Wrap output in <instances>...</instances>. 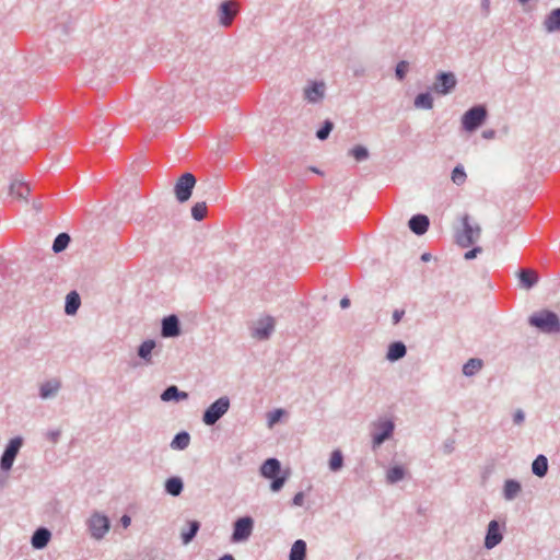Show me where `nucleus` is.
Returning a JSON list of instances; mask_svg holds the SVG:
<instances>
[{"mask_svg": "<svg viewBox=\"0 0 560 560\" xmlns=\"http://www.w3.org/2000/svg\"><path fill=\"white\" fill-rule=\"evenodd\" d=\"M528 324L542 334L551 335L560 332V318L555 312L549 310L533 313L528 317Z\"/></svg>", "mask_w": 560, "mask_h": 560, "instance_id": "obj_1", "label": "nucleus"}, {"mask_svg": "<svg viewBox=\"0 0 560 560\" xmlns=\"http://www.w3.org/2000/svg\"><path fill=\"white\" fill-rule=\"evenodd\" d=\"M259 472L264 478L271 480L270 490L272 492H279L288 479L287 472L281 475V463L275 457L266 459L260 466Z\"/></svg>", "mask_w": 560, "mask_h": 560, "instance_id": "obj_2", "label": "nucleus"}, {"mask_svg": "<svg viewBox=\"0 0 560 560\" xmlns=\"http://www.w3.org/2000/svg\"><path fill=\"white\" fill-rule=\"evenodd\" d=\"M231 401L228 396H222L214 400L202 415V422L208 425H214L230 409Z\"/></svg>", "mask_w": 560, "mask_h": 560, "instance_id": "obj_3", "label": "nucleus"}, {"mask_svg": "<svg viewBox=\"0 0 560 560\" xmlns=\"http://www.w3.org/2000/svg\"><path fill=\"white\" fill-rule=\"evenodd\" d=\"M488 112L485 105H475L462 116L463 129L472 132L476 131L487 119Z\"/></svg>", "mask_w": 560, "mask_h": 560, "instance_id": "obj_4", "label": "nucleus"}, {"mask_svg": "<svg viewBox=\"0 0 560 560\" xmlns=\"http://www.w3.org/2000/svg\"><path fill=\"white\" fill-rule=\"evenodd\" d=\"M462 223L463 230L456 232L455 238L457 245H459L463 248H466L472 245L480 237L481 228L478 224L471 225L469 222L468 214H465L463 217Z\"/></svg>", "mask_w": 560, "mask_h": 560, "instance_id": "obj_5", "label": "nucleus"}, {"mask_svg": "<svg viewBox=\"0 0 560 560\" xmlns=\"http://www.w3.org/2000/svg\"><path fill=\"white\" fill-rule=\"evenodd\" d=\"M86 526L91 537L96 540H101L108 533L110 528V521L106 515L100 512H94L86 521Z\"/></svg>", "mask_w": 560, "mask_h": 560, "instance_id": "obj_6", "label": "nucleus"}, {"mask_svg": "<svg viewBox=\"0 0 560 560\" xmlns=\"http://www.w3.org/2000/svg\"><path fill=\"white\" fill-rule=\"evenodd\" d=\"M195 185L196 177L191 173L187 172L180 175L174 186L176 200L180 203L188 201L192 195Z\"/></svg>", "mask_w": 560, "mask_h": 560, "instance_id": "obj_7", "label": "nucleus"}, {"mask_svg": "<svg viewBox=\"0 0 560 560\" xmlns=\"http://www.w3.org/2000/svg\"><path fill=\"white\" fill-rule=\"evenodd\" d=\"M457 85V78L454 72L440 71L435 75V80L431 90L439 95L451 94Z\"/></svg>", "mask_w": 560, "mask_h": 560, "instance_id": "obj_8", "label": "nucleus"}, {"mask_svg": "<svg viewBox=\"0 0 560 560\" xmlns=\"http://www.w3.org/2000/svg\"><path fill=\"white\" fill-rule=\"evenodd\" d=\"M254 529V518L252 516H242L233 523V532L231 535L232 542L247 541Z\"/></svg>", "mask_w": 560, "mask_h": 560, "instance_id": "obj_9", "label": "nucleus"}, {"mask_svg": "<svg viewBox=\"0 0 560 560\" xmlns=\"http://www.w3.org/2000/svg\"><path fill=\"white\" fill-rule=\"evenodd\" d=\"M395 430L394 421L378 420L374 423V431L372 433V447L373 450L380 447L385 441L392 438Z\"/></svg>", "mask_w": 560, "mask_h": 560, "instance_id": "obj_10", "label": "nucleus"}, {"mask_svg": "<svg viewBox=\"0 0 560 560\" xmlns=\"http://www.w3.org/2000/svg\"><path fill=\"white\" fill-rule=\"evenodd\" d=\"M23 445V439L15 436L9 441L0 458V469L8 471L12 468L16 455Z\"/></svg>", "mask_w": 560, "mask_h": 560, "instance_id": "obj_11", "label": "nucleus"}, {"mask_svg": "<svg viewBox=\"0 0 560 560\" xmlns=\"http://www.w3.org/2000/svg\"><path fill=\"white\" fill-rule=\"evenodd\" d=\"M275 318L270 315L258 318L252 328L250 336L257 340H267L275 331Z\"/></svg>", "mask_w": 560, "mask_h": 560, "instance_id": "obj_12", "label": "nucleus"}, {"mask_svg": "<svg viewBox=\"0 0 560 560\" xmlns=\"http://www.w3.org/2000/svg\"><path fill=\"white\" fill-rule=\"evenodd\" d=\"M238 13V4L233 0H225L218 8V22L223 27L232 25L234 18Z\"/></svg>", "mask_w": 560, "mask_h": 560, "instance_id": "obj_13", "label": "nucleus"}, {"mask_svg": "<svg viewBox=\"0 0 560 560\" xmlns=\"http://www.w3.org/2000/svg\"><path fill=\"white\" fill-rule=\"evenodd\" d=\"M180 322L177 315L165 316L161 322V336L164 338H176L180 336Z\"/></svg>", "mask_w": 560, "mask_h": 560, "instance_id": "obj_14", "label": "nucleus"}, {"mask_svg": "<svg viewBox=\"0 0 560 560\" xmlns=\"http://www.w3.org/2000/svg\"><path fill=\"white\" fill-rule=\"evenodd\" d=\"M503 539L498 521L492 520L489 522L485 537V548L492 549L498 546Z\"/></svg>", "mask_w": 560, "mask_h": 560, "instance_id": "obj_15", "label": "nucleus"}, {"mask_svg": "<svg viewBox=\"0 0 560 560\" xmlns=\"http://www.w3.org/2000/svg\"><path fill=\"white\" fill-rule=\"evenodd\" d=\"M326 85L324 82L314 81L304 89V98L308 103H318L325 96Z\"/></svg>", "mask_w": 560, "mask_h": 560, "instance_id": "obj_16", "label": "nucleus"}, {"mask_svg": "<svg viewBox=\"0 0 560 560\" xmlns=\"http://www.w3.org/2000/svg\"><path fill=\"white\" fill-rule=\"evenodd\" d=\"M155 347L156 341L154 339H147L139 345L137 355L142 361L143 365L149 366L153 364V351Z\"/></svg>", "mask_w": 560, "mask_h": 560, "instance_id": "obj_17", "label": "nucleus"}, {"mask_svg": "<svg viewBox=\"0 0 560 560\" xmlns=\"http://www.w3.org/2000/svg\"><path fill=\"white\" fill-rule=\"evenodd\" d=\"M516 277L518 279L520 287L525 290L533 289L539 280L538 273L535 270L528 268H521L516 272Z\"/></svg>", "mask_w": 560, "mask_h": 560, "instance_id": "obj_18", "label": "nucleus"}, {"mask_svg": "<svg viewBox=\"0 0 560 560\" xmlns=\"http://www.w3.org/2000/svg\"><path fill=\"white\" fill-rule=\"evenodd\" d=\"M430 225V220L425 214H415L408 221V226L416 235H423Z\"/></svg>", "mask_w": 560, "mask_h": 560, "instance_id": "obj_19", "label": "nucleus"}, {"mask_svg": "<svg viewBox=\"0 0 560 560\" xmlns=\"http://www.w3.org/2000/svg\"><path fill=\"white\" fill-rule=\"evenodd\" d=\"M61 388V381L59 378H50L39 386V397L42 399L55 398Z\"/></svg>", "mask_w": 560, "mask_h": 560, "instance_id": "obj_20", "label": "nucleus"}, {"mask_svg": "<svg viewBox=\"0 0 560 560\" xmlns=\"http://www.w3.org/2000/svg\"><path fill=\"white\" fill-rule=\"evenodd\" d=\"M51 533L46 527H38L31 537V544L34 549L42 550L50 541Z\"/></svg>", "mask_w": 560, "mask_h": 560, "instance_id": "obj_21", "label": "nucleus"}, {"mask_svg": "<svg viewBox=\"0 0 560 560\" xmlns=\"http://www.w3.org/2000/svg\"><path fill=\"white\" fill-rule=\"evenodd\" d=\"M544 28L547 33L560 31V8L551 10L544 20Z\"/></svg>", "mask_w": 560, "mask_h": 560, "instance_id": "obj_22", "label": "nucleus"}, {"mask_svg": "<svg viewBox=\"0 0 560 560\" xmlns=\"http://www.w3.org/2000/svg\"><path fill=\"white\" fill-rule=\"evenodd\" d=\"M188 398V393L182 392L176 385L167 386L161 394V400L168 401H180Z\"/></svg>", "mask_w": 560, "mask_h": 560, "instance_id": "obj_23", "label": "nucleus"}, {"mask_svg": "<svg viewBox=\"0 0 560 560\" xmlns=\"http://www.w3.org/2000/svg\"><path fill=\"white\" fill-rule=\"evenodd\" d=\"M407 353V347L402 341H394L388 346L386 359L390 362L402 359Z\"/></svg>", "mask_w": 560, "mask_h": 560, "instance_id": "obj_24", "label": "nucleus"}, {"mask_svg": "<svg viewBox=\"0 0 560 560\" xmlns=\"http://www.w3.org/2000/svg\"><path fill=\"white\" fill-rule=\"evenodd\" d=\"M164 490L172 497H178L184 490V482L180 477H170L164 482Z\"/></svg>", "mask_w": 560, "mask_h": 560, "instance_id": "obj_25", "label": "nucleus"}, {"mask_svg": "<svg viewBox=\"0 0 560 560\" xmlns=\"http://www.w3.org/2000/svg\"><path fill=\"white\" fill-rule=\"evenodd\" d=\"M522 491L521 482L515 479H508L503 486V498L513 501Z\"/></svg>", "mask_w": 560, "mask_h": 560, "instance_id": "obj_26", "label": "nucleus"}, {"mask_svg": "<svg viewBox=\"0 0 560 560\" xmlns=\"http://www.w3.org/2000/svg\"><path fill=\"white\" fill-rule=\"evenodd\" d=\"M81 305V298L77 291H70L66 295V303H65V313L67 315H74L77 314L79 307Z\"/></svg>", "mask_w": 560, "mask_h": 560, "instance_id": "obj_27", "label": "nucleus"}, {"mask_svg": "<svg viewBox=\"0 0 560 560\" xmlns=\"http://www.w3.org/2000/svg\"><path fill=\"white\" fill-rule=\"evenodd\" d=\"M532 471L535 476L542 478L548 472V458L540 454L532 463Z\"/></svg>", "mask_w": 560, "mask_h": 560, "instance_id": "obj_28", "label": "nucleus"}, {"mask_svg": "<svg viewBox=\"0 0 560 560\" xmlns=\"http://www.w3.org/2000/svg\"><path fill=\"white\" fill-rule=\"evenodd\" d=\"M306 548V542L303 539L295 540L290 549L289 560H305Z\"/></svg>", "mask_w": 560, "mask_h": 560, "instance_id": "obj_29", "label": "nucleus"}, {"mask_svg": "<svg viewBox=\"0 0 560 560\" xmlns=\"http://www.w3.org/2000/svg\"><path fill=\"white\" fill-rule=\"evenodd\" d=\"M413 106L417 109L430 110L433 108V97L429 91L419 93L413 101Z\"/></svg>", "mask_w": 560, "mask_h": 560, "instance_id": "obj_30", "label": "nucleus"}, {"mask_svg": "<svg viewBox=\"0 0 560 560\" xmlns=\"http://www.w3.org/2000/svg\"><path fill=\"white\" fill-rule=\"evenodd\" d=\"M190 435L186 431H180L173 438L171 447L177 451H184L189 446Z\"/></svg>", "mask_w": 560, "mask_h": 560, "instance_id": "obj_31", "label": "nucleus"}, {"mask_svg": "<svg viewBox=\"0 0 560 560\" xmlns=\"http://www.w3.org/2000/svg\"><path fill=\"white\" fill-rule=\"evenodd\" d=\"M200 528V523L198 521H189L188 528L183 529L180 533V538L184 545H188L197 535Z\"/></svg>", "mask_w": 560, "mask_h": 560, "instance_id": "obj_32", "label": "nucleus"}, {"mask_svg": "<svg viewBox=\"0 0 560 560\" xmlns=\"http://www.w3.org/2000/svg\"><path fill=\"white\" fill-rule=\"evenodd\" d=\"M406 476V469L400 466L396 465L390 467L386 472V481L390 485L397 483L400 480H402Z\"/></svg>", "mask_w": 560, "mask_h": 560, "instance_id": "obj_33", "label": "nucleus"}, {"mask_svg": "<svg viewBox=\"0 0 560 560\" xmlns=\"http://www.w3.org/2000/svg\"><path fill=\"white\" fill-rule=\"evenodd\" d=\"M71 237L68 233H59L52 242V252L59 254L63 252L70 244Z\"/></svg>", "mask_w": 560, "mask_h": 560, "instance_id": "obj_34", "label": "nucleus"}, {"mask_svg": "<svg viewBox=\"0 0 560 560\" xmlns=\"http://www.w3.org/2000/svg\"><path fill=\"white\" fill-rule=\"evenodd\" d=\"M482 364L483 363L481 359L471 358L463 365V374L465 376H474L478 371L481 370Z\"/></svg>", "mask_w": 560, "mask_h": 560, "instance_id": "obj_35", "label": "nucleus"}, {"mask_svg": "<svg viewBox=\"0 0 560 560\" xmlns=\"http://www.w3.org/2000/svg\"><path fill=\"white\" fill-rule=\"evenodd\" d=\"M328 466L332 472H337L342 469L343 454L340 450H335L331 452Z\"/></svg>", "mask_w": 560, "mask_h": 560, "instance_id": "obj_36", "label": "nucleus"}, {"mask_svg": "<svg viewBox=\"0 0 560 560\" xmlns=\"http://www.w3.org/2000/svg\"><path fill=\"white\" fill-rule=\"evenodd\" d=\"M10 194L18 198L25 199L30 194V187L22 182H14L10 186Z\"/></svg>", "mask_w": 560, "mask_h": 560, "instance_id": "obj_37", "label": "nucleus"}, {"mask_svg": "<svg viewBox=\"0 0 560 560\" xmlns=\"http://www.w3.org/2000/svg\"><path fill=\"white\" fill-rule=\"evenodd\" d=\"M451 178L457 186H460L466 182L467 175L463 165H457L453 168Z\"/></svg>", "mask_w": 560, "mask_h": 560, "instance_id": "obj_38", "label": "nucleus"}, {"mask_svg": "<svg viewBox=\"0 0 560 560\" xmlns=\"http://www.w3.org/2000/svg\"><path fill=\"white\" fill-rule=\"evenodd\" d=\"M207 215V205L205 201H201V202H197L192 206L191 208V217L196 220V221H201L206 218Z\"/></svg>", "mask_w": 560, "mask_h": 560, "instance_id": "obj_39", "label": "nucleus"}, {"mask_svg": "<svg viewBox=\"0 0 560 560\" xmlns=\"http://www.w3.org/2000/svg\"><path fill=\"white\" fill-rule=\"evenodd\" d=\"M334 129V122L329 119H326L323 126L316 131V138L320 141L326 140L330 132Z\"/></svg>", "mask_w": 560, "mask_h": 560, "instance_id": "obj_40", "label": "nucleus"}, {"mask_svg": "<svg viewBox=\"0 0 560 560\" xmlns=\"http://www.w3.org/2000/svg\"><path fill=\"white\" fill-rule=\"evenodd\" d=\"M349 154L353 156L358 162H362L368 160L369 150L364 145H355L350 151Z\"/></svg>", "mask_w": 560, "mask_h": 560, "instance_id": "obj_41", "label": "nucleus"}, {"mask_svg": "<svg viewBox=\"0 0 560 560\" xmlns=\"http://www.w3.org/2000/svg\"><path fill=\"white\" fill-rule=\"evenodd\" d=\"M408 67L409 62L406 60H401L396 65L395 75L399 81H402L406 78Z\"/></svg>", "mask_w": 560, "mask_h": 560, "instance_id": "obj_42", "label": "nucleus"}, {"mask_svg": "<svg viewBox=\"0 0 560 560\" xmlns=\"http://www.w3.org/2000/svg\"><path fill=\"white\" fill-rule=\"evenodd\" d=\"M282 415H283L282 409H276V410L269 412L268 417H267L268 425L272 427L273 424H276L280 420Z\"/></svg>", "mask_w": 560, "mask_h": 560, "instance_id": "obj_43", "label": "nucleus"}, {"mask_svg": "<svg viewBox=\"0 0 560 560\" xmlns=\"http://www.w3.org/2000/svg\"><path fill=\"white\" fill-rule=\"evenodd\" d=\"M525 420V412L522 409L515 410L513 413V422L517 425L522 424Z\"/></svg>", "mask_w": 560, "mask_h": 560, "instance_id": "obj_44", "label": "nucleus"}, {"mask_svg": "<svg viewBox=\"0 0 560 560\" xmlns=\"http://www.w3.org/2000/svg\"><path fill=\"white\" fill-rule=\"evenodd\" d=\"M455 450V441L453 439H447L444 443H443V452L445 454H451L453 453Z\"/></svg>", "mask_w": 560, "mask_h": 560, "instance_id": "obj_45", "label": "nucleus"}, {"mask_svg": "<svg viewBox=\"0 0 560 560\" xmlns=\"http://www.w3.org/2000/svg\"><path fill=\"white\" fill-rule=\"evenodd\" d=\"M60 434H61V431L60 430H49L47 433H46V438L52 442V443H57L59 438H60Z\"/></svg>", "mask_w": 560, "mask_h": 560, "instance_id": "obj_46", "label": "nucleus"}, {"mask_svg": "<svg viewBox=\"0 0 560 560\" xmlns=\"http://www.w3.org/2000/svg\"><path fill=\"white\" fill-rule=\"evenodd\" d=\"M481 250H482V249H481V247L476 246V247L471 248L470 250L466 252V253H465V255H464V257H465V259H467V260L474 259V258H476V257H477V255H478L479 253H481Z\"/></svg>", "mask_w": 560, "mask_h": 560, "instance_id": "obj_47", "label": "nucleus"}, {"mask_svg": "<svg viewBox=\"0 0 560 560\" xmlns=\"http://www.w3.org/2000/svg\"><path fill=\"white\" fill-rule=\"evenodd\" d=\"M304 503V493L302 491L294 494L292 499V504L294 506H302Z\"/></svg>", "mask_w": 560, "mask_h": 560, "instance_id": "obj_48", "label": "nucleus"}, {"mask_svg": "<svg viewBox=\"0 0 560 560\" xmlns=\"http://www.w3.org/2000/svg\"><path fill=\"white\" fill-rule=\"evenodd\" d=\"M404 315H405V311L404 310H395L393 312V323L395 325L398 324L401 320Z\"/></svg>", "mask_w": 560, "mask_h": 560, "instance_id": "obj_49", "label": "nucleus"}, {"mask_svg": "<svg viewBox=\"0 0 560 560\" xmlns=\"http://www.w3.org/2000/svg\"><path fill=\"white\" fill-rule=\"evenodd\" d=\"M495 137V131L493 129H488L482 131V138L487 140H491Z\"/></svg>", "mask_w": 560, "mask_h": 560, "instance_id": "obj_50", "label": "nucleus"}, {"mask_svg": "<svg viewBox=\"0 0 560 560\" xmlns=\"http://www.w3.org/2000/svg\"><path fill=\"white\" fill-rule=\"evenodd\" d=\"M120 523H121V525H122L125 528H127V527L131 524V518H130V516H129V515H127V514L122 515V516H121V518H120Z\"/></svg>", "mask_w": 560, "mask_h": 560, "instance_id": "obj_51", "label": "nucleus"}, {"mask_svg": "<svg viewBox=\"0 0 560 560\" xmlns=\"http://www.w3.org/2000/svg\"><path fill=\"white\" fill-rule=\"evenodd\" d=\"M349 306H350V300L347 296L342 298L340 300V307L341 308H347Z\"/></svg>", "mask_w": 560, "mask_h": 560, "instance_id": "obj_52", "label": "nucleus"}, {"mask_svg": "<svg viewBox=\"0 0 560 560\" xmlns=\"http://www.w3.org/2000/svg\"><path fill=\"white\" fill-rule=\"evenodd\" d=\"M490 1L489 0H481V7L486 11H489Z\"/></svg>", "mask_w": 560, "mask_h": 560, "instance_id": "obj_53", "label": "nucleus"}, {"mask_svg": "<svg viewBox=\"0 0 560 560\" xmlns=\"http://www.w3.org/2000/svg\"><path fill=\"white\" fill-rule=\"evenodd\" d=\"M430 259H431V254H429V253H423V254L421 255V260H422V261H429Z\"/></svg>", "mask_w": 560, "mask_h": 560, "instance_id": "obj_54", "label": "nucleus"}, {"mask_svg": "<svg viewBox=\"0 0 560 560\" xmlns=\"http://www.w3.org/2000/svg\"><path fill=\"white\" fill-rule=\"evenodd\" d=\"M218 560H235V559L232 555L226 553V555L222 556L221 558H219Z\"/></svg>", "mask_w": 560, "mask_h": 560, "instance_id": "obj_55", "label": "nucleus"}, {"mask_svg": "<svg viewBox=\"0 0 560 560\" xmlns=\"http://www.w3.org/2000/svg\"><path fill=\"white\" fill-rule=\"evenodd\" d=\"M530 0H517V2L521 4V5H525L529 2Z\"/></svg>", "mask_w": 560, "mask_h": 560, "instance_id": "obj_56", "label": "nucleus"}, {"mask_svg": "<svg viewBox=\"0 0 560 560\" xmlns=\"http://www.w3.org/2000/svg\"><path fill=\"white\" fill-rule=\"evenodd\" d=\"M34 208H35L36 210H39V209H40V206H38V205H34Z\"/></svg>", "mask_w": 560, "mask_h": 560, "instance_id": "obj_57", "label": "nucleus"}]
</instances>
